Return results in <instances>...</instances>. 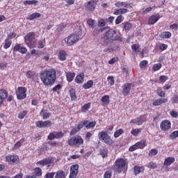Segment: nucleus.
Returning <instances> with one entry per match:
<instances>
[{
	"label": "nucleus",
	"instance_id": "obj_6",
	"mask_svg": "<svg viewBox=\"0 0 178 178\" xmlns=\"http://www.w3.org/2000/svg\"><path fill=\"white\" fill-rule=\"evenodd\" d=\"M98 138L100 141L104 143L106 145H112V144H113V140L108 135L107 131H102L99 132Z\"/></svg>",
	"mask_w": 178,
	"mask_h": 178
},
{
	"label": "nucleus",
	"instance_id": "obj_54",
	"mask_svg": "<svg viewBox=\"0 0 178 178\" xmlns=\"http://www.w3.org/2000/svg\"><path fill=\"white\" fill-rule=\"evenodd\" d=\"M54 135L56 138H62V137H63L64 136L63 132L62 131H60V132L54 131Z\"/></svg>",
	"mask_w": 178,
	"mask_h": 178
},
{
	"label": "nucleus",
	"instance_id": "obj_41",
	"mask_svg": "<svg viewBox=\"0 0 178 178\" xmlns=\"http://www.w3.org/2000/svg\"><path fill=\"white\" fill-rule=\"evenodd\" d=\"M141 170H144V167L135 166L134 175H138L139 173H141Z\"/></svg>",
	"mask_w": 178,
	"mask_h": 178
},
{
	"label": "nucleus",
	"instance_id": "obj_39",
	"mask_svg": "<svg viewBox=\"0 0 178 178\" xmlns=\"http://www.w3.org/2000/svg\"><path fill=\"white\" fill-rule=\"evenodd\" d=\"M86 124H87V120L82 121L77 124L76 129H78L80 131L81 130V129H83V127H86Z\"/></svg>",
	"mask_w": 178,
	"mask_h": 178
},
{
	"label": "nucleus",
	"instance_id": "obj_62",
	"mask_svg": "<svg viewBox=\"0 0 178 178\" xmlns=\"http://www.w3.org/2000/svg\"><path fill=\"white\" fill-rule=\"evenodd\" d=\"M48 140H54L56 138L55 137V132H51L48 136H47Z\"/></svg>",
	"mask_w": 178,
	"mask_h": 178
},
{
	"label": "nucleus",
	"instance_id": "obj_7",
	"mask_svg": "<svg viewBox=\"0 0 178 178\" xmlns=\"http://www.w3.org/2000/svg\"><path fill=\"white\" fill-rule=\"evenodd\" d=\"M97 26L95 29H93V34L98 35L99 33H104L106 29L105 26H106V19L101 18L97 21Z\"/></svg>",
	"mask_w": 178,
	"mask_h": 178
},
{
	"label": "nucleus",
	"instance_id": "obj_24",
	"mask_svg": "<svg viewBox=\"0 0 178 178\" xmlns=\"http://www.w3.org/2000/svg\"><path fill=\"white\" fill-rule=\"evenodd\" d=\"M147 140H142L138 143H136V147H138V149H143V148H145L147 147Z\"/></svg>",
	"mask_w": 178,
	"mask_h": 178
},
{
	"label": "nucleus",
	"instance_id": "obj_64",
	"mask_svg": "<svg viewBox=\"0 0 178 178\" xmlns=\"http://www.w3.org/2000/svg\"><path fill=\"white\" fill-rule=\"evenodd\" d=\"M111 177H112V172L106 171L104 173V178H111Z\"/></svg>",
	"mask_w": 178,
	"mask_h": 178
},
{
	"label": "nucleus",
	"instance_id": "obj_46",
	"mask_svg": "<svg viewBox=\"0 0 178 178\" xmlns=\"http://www.w3.org/2000/svg\"><path fill=\"white\" fill-rule=\"evenodd\" d=\"M27 113H28L27 111H21V112L18 114V118H19V119H24V118L26 117V115H27Z\"/></svg>",
	"mask_w": 178,
	"mask_h": 178
},
{
	"label": "nucleus",
	"instance_id": "obj_40",
	"mask_svg": "<svg viewBox=\"0 0 178 178\" xmlns=\"http://www.w3.org/2000/svg\"><path fill=\"white\" fill-rule=\"evenodd\" d=\"M99 155L103 158H106L108 156V149H102L99 151Z\"/></svg>",
	"mask_w": 178,
	"mask_h": 178
},
{
	"label": "nucleus",
	"instance_id": "obj_13",
	"mask_svg": "<svg viewBox=\"0 0 178 178\" xmlns=\"http://www.w3.org/2000/svg\"><path fill=\"white\" fill-rule=\"evenodd\" d=\"M6 162H8V163H17L19 162V156L16 155L6 156Z\"/></svg>",
	"mask_w": 178,
	"mask_h": 178
},
{
	"label": "nucleus",
	"instance_id": "obj_55",
	"mask_svg": "<svg viewBox=\"0 0 178 178\" xmlns=\"http://www.w3.org/2000/svg\"><path fill=\"white\" fill-rule=\"evenodd\" d=\"M79 131H80L78 129V128L76 127H75L74 128H73L72 129L70 134V136H74L75 134H77V133H79Z\"/></svg>",
	"mask_w": 178,
	"mask_h": 178
},
{
	"label": "nucleus",
	"instance_id": "obj_32",
	"mask_svg": "<svg viewBox=\"0 0 178 178\" xmlns=\"http://www.w3.org/2000/svg\"><path fill=\"white\" fill-rule=\"evenodd\" d=\"M24 5H37L38 1L37 0H25L23 1Z\"/></svg>",
	"mask_w": 178,
	"mask_h": 178
},
{
	"label": "nucleus",
	"instance_id": "obj_14",
	"mask_svg": "<svg viewBox=\"0 0 178 178\" xmlns=\"http://www.w3.org/2000/svg\"><path fill=\"white\" fill-rule=\"evenodd\" d=\"M146 119L144 115H141L139 118H135L132 120L130 123H133L134 124H137L138 126H141L144 122H145Z\"/></svg>",
	"mask_w": 178,
	"mask_h": 178
},
{
	"label": "nucleus",
	"instance_id": "obj_59",
	"mask_svg": "<svg viewBox=\"0 0 178 178\" xmlns=\"http://www.w3.org/2000/svg\"><path fill=\"white\" fill-rule=\"evenodd\" d=\"M168 79V76L161 75L159 77V81H161V83H165V81H166Z\"/></svg>",
	"mask_w": 178,
	"mask_h": 178
},
{
	"label": "nucleus",
	"instance_id": "obj_36",
	"mask_svg": "<svg viewBox=\"0 0 178 178\" xmlns=\"http://www.w3.org/2000/svg\"><path fill=\"white\" fill-rule=\"evenodd\" d=\"M88 25L89 26V27H90V29H95V21L91 19H88L87 21Z\"/></svg>",
	"mask_w": 178,
	"mask_h": 178
},
{
	"label": "nucleus",
	"instance_id": "obj_16",
	"mask_svg": "<svg viewBox=\"0 0 178 178\" xmlns=\"http://www.w3.org/2000/svg\"><path fill=\"white\" fill-rule=\"evenodd\" d=\"M131 90V83H125L122 86V95H128Z\"/></svg>",
	"mask_w": 178,
	"mask_h": 178
},
{
	"label": "nucleus",
	"instance_id": "obj_42",
	"mask_svg": "<svg viewBox=\"0 0 178 178\" xmlns=\"http://www.w3.org/2000/svg\"><path fill=\"white\" fill-rule=\"evenodd\" d=\"M158 154V149H152L149 151L148 156H155V155Z\"/></svg>",
	"mask_w": 178,
	"mask_h": 178
},
{
	"label": "nucleus",
	"instance_id": "obj_3",
	"mask_svg": "<svg viewBox=\"0 0 178 178\" xmlns=\"http://www.w3.org/2000/svg\"><path fill=\"white\" fill-rule=\"evenodd\" d=\"M83 38V32L79 29L78 33H73L64 39V41L68 47H72L77 44Z\"/></svg>",
	"mask_w": 178,
	"mask_h": 178
},
{
	"label": "nucleus",
	"instance_id": "obj_50",
	"mask_svg": "<svg viewBox=\"0 0 178 178\" xmlns=\"http://www.w3.org/2000/svg\"><path fill=\"white\" fill-rule=\"evenodd\" d=\"M90 106H91V104L90 103H88L83 105L82 107V112H87V111L90 109Z\"/></svg>",
	"mask_w": 178,
	"mask_h": 178
},
{
	"label": "nucleus",
	"instance_id": "obj_48",
	"mask_svg": "<svg viewBox=\"0 0 178 178\" xmlns=\"http://www.w3.org/2000/svg\"><path fill=\"white\" fill-rule=\"evenodd\" d=\"M107 80L111 86H113V84H115V77H113V76H108L107 77Z\"/></svg>",
	"mask_w": 178,
	"mask_h": 178
},
{
	"label": "nucleus",
	"instance_id": "obj_53",
	"mask_svg": "<svg viewBox=\"0 0 178 178\" xmlns=\"http://www.w3.org/2000/svg\"><path fill=\"white\" fill-rule=\"evenodd\" d=\"M59 90H62L61 84H58L52 88V91H54V92H56L57 91H59Z\"/></svg>",
	"mask_w": 178,
	"mask_h": 178
},
{
	"label": "nucleus",
	"instance_id": "obj_38",
	"mask_svg": "<svg viewBox=\"0 0 178 178\" xmlns=\"http://www.w3.org/2000/svg\"><path fill=\"white\" fill-rule=\"evenodd\" d=\"M147 168H148L149 169H156L157 165H156V163H154L152 161H150L149 163H148L146 165Z\"/></svg>",
	"mask_w": 178,
	"mask_h": 178
},
{
	"label": "nucleus",
	"instance_id": "obj_12",
	"mask_svg": "<svg viewBox=\"0 0 178 178\" xmlns=\"http://www.w3.org/2000/svg\"><path fill=\"white\" fill-rule=\"evenodd\" d=\"M95 6H97V2L94 0H90L86 5V8L89 12H94L95 10Z\"/></svg>",
	"mask_w": 178,
	"mask_h": 178
},
{
	"label": "nucleus",
	"instance_id": "obj_19",
	"mask_svg": "<svg viewBox=\"0 0 178 178\" xmlns=\"http://www.w3.org/2000/svg\"><path fill=\"white\" fill-rule=\"evenodd\" d=\"M8 98V92L3 89L0 90V106L3 103V100Z\"/></svg>",
	"mask_w": 178,
	"mask_h": 178
},
{
	"label": "nucleus",
	"instance_id": "obj_52",
	"mask_svg": "<svg viewBox=\"0 0 178 178\" xmlns=\"http://www.w3.org/2000/svg\"><path fill=\"white\" fill-rule=\"evenodd\" d=\"M35 75V72H33V71H28L26 72V77L28 79H31V77H34V76Z\"/></svg>",
	"mask_w": 178,
	"mask_h": 178
},
{
	"label": "nucleus",
	"instance_id": "obj_33",
	"mask_svg": "<svg viewBox=\"0 0 178 178\" xmlns=\"http://www.w3.org/2000/svg\"><path fill=\"white\" fill-rule=\"evenodd\" d=\"M97 124L96 122H88V120H87L86 124V129H91V127H95V125Z\"/></svg>",
	"mask_w": 178,
	"mask_h": 178
},
{
	"label": "nucleus",
	"instance_id": "obj_45",
	"mask_svg": "<svg viewBox=\"0 0 178 178\" xmlns=\"http://www.w3.org/2000/svg\"><path fill=\"white\" fill-rule=\"evenodd\" d=\"M22 147V141H17L13 146V150L16 151V149H19Z\"/></svg>",
	"mask_w": 178,
	"mask_h": 178
},
{
	"label": "nucleus",
	"instance_id": "obj_5",
	"mask_svg": "<svg viewBox=\"0 0 178 178\" xmlns=\"http://www.w3.org/2000/svg\"><path fill=\"white\" fill-rule=\"evenodd\" d=\"M25 44L29 48L35 47V33L34 32H30L24 37Z\"/></svg>",
	"mask_w": 178,
	"mask_h": 178
},
{
	"label": "nucleus",
	"instance_id": "obj_18",
	"mask_svg": "<svg viewBox=\"0 0 178 178\" xmlns=\"http://www.w3.org/2000/svg\"><path fill=\"white\" fill-rule=\"evenodd\" d=\"M168 102V99L166 98H161V99H157L154 100L152 102L153 106H159V105H162V104H166Z\"/></svg>",
	"mask_w": 178,
	"mask_h": 178
},
{
	"label": "nucleus",
	"instance_id": "obj_23",
	"mask_svg": "<svg viewBox=\"0 0 178 178\" xmlns=\"http://www.w3.org/2000/svg\"><path fill=\"white\" fill-rule=\"evenodd\" d=\"M75 83H76L77 84H81L84 83V73H81L76 76Z\"/></svg>",
	"mask_w": 178,
	"mask_h": 178
},
{
	"label": "nucleus",
	"instance_id": "obj_4",
	"mask_svg": "<svg viewBox=\"0 0 178 178\" xmlns=\"http://www.w3.org/2000/svg\"><path fill=\"white\" fill-rule=\"evenodd\" d=\"M112 169L117 173H122L123 170L127 169V161L124 159H118L112 166Z\"/></svg>",
	"mask_w": 178,
	"mask_h": 178
},
{
	"label": "nucleus",
	"instance_id": "obj_31",
	"mask_svg": "<svg viewBox=\"0 0 178 178\" xmlns=\"http://www.w3.org/2000/svg\"><path fill=\"white\" fill-rule=\"evenodd\" d=\"M55 178H66V174L62 170H58L56 174Z\"/></svg>",
	"mask_w": 178,
	"mask_h": 178
},
{
	"label": "nucleus",
	"instance_id": "obj_25",
	"mask_svg": "<svg viewBox=\"0 0 178 178\" xmlns=\"http://www.w3.org/2000/svg\"><path fill=\"white\" fill-rule=\"evenodd\" d=\"M40 115L42 116V119L44 120H47V119H49V117L51 116V113H47L45 110H42L40 113Z\"/></svg>",
	"mask_w": 178,
	"mask_h": 178
},
{
	"label": "nucleus",
	"instance_id": "obj_29",
	"mask_svg": "<svg viewBox=\"0 0 178 178\" xmlns=\"http://www.w3.org/2000/svg\"><path fill=\"white\" fill-rule=\"evenodd\" d=\"M172 37V33L169 31H165L160 34V38L168 39Z\"/></svg>",
	"mask_w": 178,
	"mask_h": 178
},
{
	"label": "nucleus",
	"instance_id": "obj_35",
	"mask_svg": "<svg viewBox=\"0 0 178 178\" xmlns=\"http://www.w3.org/2000/svg\"><path fill=\"white\" fill-rule=\"evenodd\" d=\"M10 45H12V41L9 40L8 38L6 39L4 41V49H8L10 48Z\"/></svg>",
	"mask_w": 178,
	"mask_h": 178
},
{
	"label": "nucleus",
	"instance_id": "obj_49",
	"mask_svg": "<svg viewBox=\"0 0 178 178\" xmlns=\"http://www.w3.org/2000/svg\"><path fill=\"white\" fill-rule=\"evenodd\" d=\"M147 65H148V61L143 60L140 63L139 66L140 69H144V67H146Z\"/></svg>",
	"mask_w": 178,
	"mask_h": 178
},
{
	"label": "nucleus",
	"instance_id": "obj_57",
	"mask_svg": "<svg viewBox=\"0 0 178 178\" xmlns=\"http://www.w3.org/2000/svg\"><path fill=\"white\" fill-rule=\"evenodd\" d=\"M22 47V44H17L13 48V52H19L20 48Z\"/></svg>",
	"mask_w": 178,
	"mask_h": 178
},
{
	"label": "nucleus",
	"instance_id": "obj_17",
	"mask_svg": "<svg viewBox=\"0 0 178 178\" xmlns=\"http://www.w3.org/2000/svg\"><path fill=\"white\" fill-rule=\"evenodd\" d=\"M159 19H161V16L159 15V14L152 15L149 18L148 24H155V23H156V22H158V20H159Z\"/></svg>",
	"mask_w": 178,
	"mask_h": 178
},
{
	"label": "nucleus",
	"instance_id": "obj_37",
	"mask_svg": "<svg viewBox=\"0 0 178 178\" xmlns=\"http://www.w3.org/2000/svg\"><path fill=\"white\" fill-rule=\"evenodd\" d=\"M34 175L38 177L42 175V170L40 168H36L34 169Z\"/></svg>",
	"mask_w": 178,
	"mask_h": 178
},
{
	"label": "nucleus",
	"instance_id": "obj_21",
	"mask_svg": "<svg viewBox=\"0 0 178 178\" xmlns=\"http://www.w3.org/2000/svg\"><path fill=\"white\" fill-rule=\"evenodd\" d=\"M176 159L174 157H168L164 160L163 166H170L172 163H175Z\"/></svg>",
	"mask_w": 178,
	"mask_h": 178
},
{
	"label": "nucleus",
	"instance_id": "obj_30",
	"mask_svg": "<svg viewBox=\"0 0 178 178\" xmlns=\"http://www.w3.org/2000/svg\"><path fill=\"white\" fill-rule=\"evenodd\" d=\"M70 95L72 101L77 99V96H76V90L74 88L70 90Z\"/></svg>",
	"mask_w": 178,
	"mask_h": 178
},
{
	"label": "nucleus",
	"instance_id": "obj_26",
	"mask_svg": "<svg viewBox=\"0 0 178 178\" xmlns=\"http://www.w3.org/2000/svg\"><path fill=\"white\" fill-rule=\"evenodd\" d=\"M92 86H94V81L92 80H89L87 81V83H85L83 85V88H84L85 90H88L91 88Z\"/></svg>",
	"mask_w": 178,
	"mask_h": 178
},
{
	"label": "nucleus",
	"instance_id": "obj_28",
	"mask_svg": "<svg viewBox=\"0 0 178 178\" xmlns=\"http://www.w3.org/2000/svg\"><path fill=\"white\" fill-rule=\"evenodd\" d=\"M101 101H102L103 105H104V106L109 105V104L111 102L108 95H104V97H102Z\"/></svg>",
	"mask_w": 178,
	"mask_h": 178
},
{
	"label": "nucleus",
	"instance_id": "obj_44",
	"mask_svg": "<svg viewBox=\"0 0 178 178\" xmlns=\"http://www.w3.org/2000/svg\"><path fill=\"white\" fill-rule=\"evenodd\" d=\"M161 67H162V64L156 63L153 65L152 69L154 72H158V70H161Z\"/></svg>",
	"mask_w": 178,
	"mask_h": 178
},
{
	"label": "nucleus",
	"instance_id": "obj_1",
	"mask_svg": "<svg viewBox=\"0 0 178 178\" xmlns=\"http://www.w3.org/2000/svg\"><path fill=\"white\" fill-rule=\"evenodd\" d=\"M113 41H121L120 32L110 29L105 33L103 38L102 39V45L103 47H109Z\"/></svg>",
	"mask_w": 178,
	"mask_h": 178
},
{
	"label": "nucleus",
	"instance_id": "obj_8",
	"mask_svg": "<svg viewBox=\"0 0 178 178\" xmlns=\"http://www.w3.org/2000/svg\"><path fill=\"white\" fill-rule=\"evenodd\" d=\"M84 140L80 136H76L68 140V145H82Z\"/></svg>",
	"mask_w": 178,
	"mask_h": 178
},
{
	"label": "nucleus",
	"instance_id": "obj_63",
	"mask_svg": "<svg viewBox=\"0 0 178 178\" xmlns=\"http://www.w3.org/2000/svg\"><path fill=\"white\" fill-rule=\"evenodd\" d=\"M170 116H172V118H177L178 113H177V111H171L170 112Z\"/></svg>",
	"mask_w": 178,
	"mask_h": 178
},
{
	"label": "nucleus",
	"instance_id": "obj_11",
	"mask_svg": "<svg viewBox=\"0 0 178 178\" xmlns=\"http://www.w3.org/2000/svg\"><path fill=\"white\" fill-rule=\"evenodd\" d=\"M52 126V122L49 120L47 121H38L36 122V127L40 129H42L43 127H51Z\"/></svg>",
	"mask_w": 178,
	"mask_h": 178
},
{
	"label": "nucleus",
	"instance_id": "obj_27",
	"mask_svg": "<svg viewBox=\"0 0 178 178\" xmlns=\"http://www.w3.org/2000/svg\"><path fill=\"white\" fill-rule=\"evenodd\" d=\"M38 17H41V14H40V13H34L29 15L26 19L27 20H34V19H38Z\"/></svg>",
	"mask_w": 178,
	"mask_h": 178
},
{
	"label": "nucleus",
	"instance_id": "obj_9",
	"mask_svg": "<svg viewBox=\"0 0 178 178\" xmlns=\"http://www.w3.org/2000/svg\"><path fill=\"white\" fill-rule=\"evenodd\" d=\"M27 89L24 87H19L16 92L17 99H24L27 97Z\"/></svg>",
	"mask_w": 178,
	"mask_h": 178
},
{
	"label": "nucleus",
	"instance_id": "obj_51",
	"mask_svg": "<svg viewBox=\"0 0 178 178\" xmlns=\"http://www.w3.org/2000/svg\"><path fill=\"white\" fill-rule=\"evenodd\" d=\"M156 94H157V95H159V97H161V98H163V97H165V92L160 89H158L156 90Z\"/></svg>",
	"mask_w": 178,
	"mask_h": 178
},
{
	"label": "nucleus",
	"instance_id": "obj_60",
	"mask_svg": "<svg viewBox=\"0 0 178 178\" xmlns=\"http://www.w3.org/2000/svg\"><path fill=\"white\" fill-rule=\"evenodd\" d=\"M138 48H140V46L138 44H133L131 46V49L135 52V54H137V52H138Z\"/></svg>",
	"mask_w": 178,
	"mask_h": 178
},
{
	"label": "nucleus",
	"instance_id": "obj_2",
	"mask_svg": "<svg viewBox=\"0 0 178 178\" xmlns=\"http://www.w3.org/2000/svg\"><path fill=\"white\" fill-rule=\"evenodd\" d=\"M40 80L44 86H52L56 80V71L54 69L44 70L40 74Z\"/></svg>",
	"mask_w": 178,
	"mask_h": 178
},
{
	"label": "nucleus",
	"instance_id": "obj_22",
	"mask_svg": "<svg viewBox=\"0 0 178 178\" xmlns=\"http://www.w3.org/2000/svg\"><path fill=\"white\" fill-rule=\"evenodd\" d=\"M65 74L67 81H68V83H72V81H73V79H74V76H76V73L73 72H65Z\"/></svg>",
	"mask_w": 178,
	"mask_h": 178
},
{
	"label": "nucleus",
	"instance_id": "obj_43",
	"mask_svg": "<svg viewBox=\"0 0 178 178\" xmlns=\"http://www.w3.org/2000/svg\"><path fill=\"white\" fill-rule=\"evenodd\" d=\"M123 134V130L120 129L114 132V137L115 138H118V137H120Z\"/></svg>",
	"mask_w": 178,
	"mask_h": 178
},
{
	"label": "nucleus",
	"instance_id": "obj_56",
	"mask_svg": "<svg viewBox=\"0 0 178 178\" xmlns=\"http://www.w3.org/2000/svg\"><path fill=\"white\" fill-rule=\"evenodd\" d=\"M170 138L175 139V138H177L178 137V130L177 131H175L172 133H171V134L170 135Z\"/></svg>",
	"mask_w": 178,
	"mask_h": 178
},
{
	"label": "nucleus",
	"instance_id": "obj_20",
	"mask_svg": "<svg viewBox=\"0 0 178 178\" xmlns=\"http://www.w3.org/2000/svg\"><path fill=\"white\" fill-rule=\"evenodd\" d=\"M66 56H67V53L65 50H60L58 54V58L61 62H65L66 60Z\"/></svg>",
	"mask_w": 178,
	"mask_h": 178
},
{
	"label": "nucleus",
	"instance_id": "obj_15",
	"mask_svg": "<svg viewBox=\"0 0 178 178\" xmlns=\"http://www.w3.org/2000/svg\"><path fill=\"white\" fill-rule=\"evenodd\" d=\"M171 123L170 122L169 120H163L161 124H160V128L163 131H166V130H169L170 129Z\"/></svg>",
	"mask_w": 178,
	"mask_h": 178
},
{
	"label": "nucleus",
	"instance_id": "obj_47",
	"mask_svg": "<svg viewBox=\"0 0 178 178\" xmlns=\"http://www.w3.org/2000/svg\"><path fill=\"white\" fill-rule=\"evenodd\" d=\"M141 129H133L131 131V134H132V136H138V134H140V133H141Z\"/></svg>",
	"mask_w": 178,
	"mask_h": 178
},
{
	"label": "nucleus",
	"instance_id": "obj_10",
	"mask_svg": "<svg viewBox=\"0 0 178 178\" xmlns=\"http://www.w3.org/2000/svg\"><path fill=\"white\" fill-rule=\"evenodd\" d=\"M79 164H74L71 165L69 178L77 177V175H79Z\"/></svg>",
	"mask_w": 178,
	"mask_h": 178
},
{
	"label": "nucleus",
	"instance_id": "obj_61",
	"mask_svg": "<svg viewBox=\"0 0 178 178\" xmlns=\"http://www.w3.org/2000/svg\"><path fill=\"white\" fill-rule=\"evenodd\" d=\"M55 172H48L45 175L44 178H54Z\"/></svg>",
	"mask_w": 178,
	"mask_h": 178
},
{
	"label": "nucleus",
	"instance_id": "obj_58",
	"mask_svg": "<svg viewBox=\"0 0 178 178\" xmlns=\"http://www.w3.org/2000/svg\"><path fill=\"white\" fill-rule=\"evenodd\" d=\"M172 104H178V94L175 95L171 99Z\"/></svg>",
	"mask_w": 178,
	"mask_h": 178
},
{
	"label": "nucleus",
	"instance_id": "obj_34",
	"mask_svg": "<svg viewBox=\"0 0 178 178\" xmlns=\"http://www.w3.org/2000/svg\"><path fill=\"white\" fill-rule=\"evenodd\" d=\"M54 163V159L51 158L44 159V165L49 168Z\"/></svg>",
	"mask_w": 178,
	"mask_h": 178
}]
</instances>
